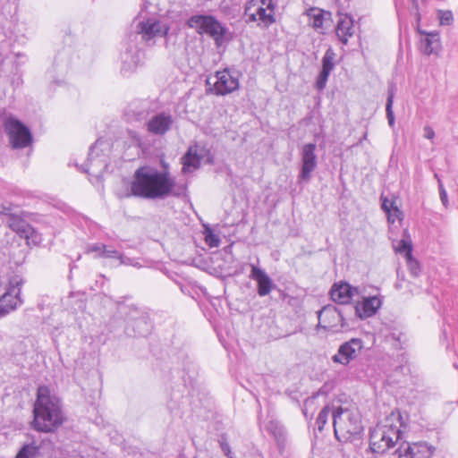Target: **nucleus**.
I'll list each match as a JSON object with an SVG mask.
<instances>
[{
  "mask_svg": "<svg viewBox=\"0 0 458 458\" xmlns=\"http://www.w3.org/2000/svg\"><path fill=\"white\" fill-rule=\"evenodd\" d=\"M394 249L397 253L404 254L407 263L411 265L412 261V248L409 241L403 239L394 244Z\"/></svg>",
  "mask_w": 458,
  "mask_h": 458,
  "instance_id": "nucleus-26",
  "label": "nucleus"
},
{
  "mask_svg": "<svg viewBox=\"0 0 458 458\" xmlns=\"http://www.w3.org/2000/svg\"><path fill=\"white\" fill-rule=\"evenodd\" d=\"M436 448L426 442H418L413 444L403 443L394 454H398L397 458L410 456V458H430L435 454Z\"/></svg>",
  "mask_w": 458,
  "mask_h": 458,
  "instance_id": "nucleus-14",
  "label": "nucleus"
},
{
  "mask_svg": "<svg viewBox=\"0 0 458 458\" xmlns=\"http://www.w3.org/2000/svg\"><path fill=\"white\" fill-rule=\"evenodd\" d=\"M389 201L385 199L382 203L383 209L388 214V220L392 219V214H391V206Z\"/></svg>",
  "mask_w": 458,
  "mask_h": 458,
  "instance_id": "nucleus-42",
  "label": "nucleus"
},
{
  "mask_svg": "<svg viewBox=\"0 0 458 458\" xmlns=\"http://www.w3.org/2000/svg\"><path fill=\"white\" fill-rule=\"evenodd\" d=\"M336 36L339 40L346 45L350 38L354 34L353 20L347 14H339V20L335 28Z\"/></svg>",
  "mask_w": 458,
  "mask_h": 458,
  "instance_id": "nucleus-22",
  "label": "nucleus"
},
{
  "mask_svg": "<svg viewBox=\"0 0 458 458\" xmlns=\"http://www.w3.org/2000/svg\"><path fill=\"white\" fill-rule=\"evenodd\" d=\"M106 245L100 243L93 244L88 248V252H98V256L102 257L103 252L106 250Z\"/></svg>",
  "mask_w": 458,
  "mask_h": 458,
  "instance_id": "nucleus-40",
  "label": "nucleus"
},
{
  "mask_svg": "<svg viewBox=\"0 0 458 458\" xmlns=\"http://www.w3.org/2000/svg\"><path fill=\"white\" fill-rule=\"evenodd\" d=\"M412 261L413 262L411 263V265L410 263H407V264H408L411 273L416 276L417 275V269H418V263L413 259H412Z\"/></svg>",
  "mask_w": 458,
  "mask_h": 458,
  "instance_id": "nucleus-43",
  "label": "nucleus"
},
{
  "mask_svg": "<svg viewBox=\"0 0 458 458\" xmlns=\"http://www.w3.org/2000/svg\"><path fill=\"white\" fill-rule=\"evenodd\" d=\"M140 326H144L145 328L143 330L139 329L137 331V333L140 335L143 336L148 333L150 326L148 324V322L146 321V319L144 318L137 319L134 323V327L137 328H140Z\"/></svg>",
  "mask_w": 458,
  "mask_h": 458,
  "instance_id": "nucleus-36",
  "label": "nucleus"
},
{
  "mask_svg": "<svg viewBox=\"0 0 458 458\" xmlns=\"http://www.w3.org/2000/svg\"><path fill=\"white\" fill-rule=\"evenodd\" d=\"M119 261H120V264L135 266V265L132 263L131 259H130V258H125V257H123V255H122V259H119Z\"/></svg>",
  "mask_w": 458,
  "mask_h": 458,
  "instance_id": "nucleus-45",
  "label": "nucleus"
},
{
  "mask_svg": "<svg viewBox=\"0 0 458 458\" xmlns=\"http://www.w3.org/2000/svg\"><path fill=\"white\" fill-rule=\"evenodd\" d=\"M330 72H331V71H328L327 69L321 70V72L318 77L317 82H316L317 88L318 89H323L326 87V84H327V81Z\"/></svg>",
  "mask_w": 458,
  "mask_h": 458,
  "instance_id": "nucleus-35",
  "label": "nucleus"
},
{
  "mask_svg": "<svg viewBox=\"0 0 458 458\" xmlns=\"http://www.w3.org/2000/svg\"><path fill=\"white\" fill-rule=\"evenodd\" d=\"M273 0H251L246 6L245 13L250 21H259L267 28L275 22Z\"/></svg>",
  "mask_w": 458,
  "mask_h": 458,
  "instance_id": "nucleus-7",
  "label": "nucleus"
},
{
  "mask_svg": "<svg viewBox=\"0 0 458 458\" xmlns=\"http://www.w3.org/2000/svg\"><path fill=\"white\" fill-rule=\"evenodd\" d=\"M220 445H221V448H222V450L224 452V454L228 456L230 454V447H229L228 444L224 443L223 441H221Z\"/></svg>",
  "mask_w": 458,
  "mask_h": 458,
  "instance_id": "nucleus-44",
  "label": "nucleus"
},
{
  "mask_svg": "<svg viewBox=\"0 0 458 458\" xmlns=\"http://www.w3.org/2000/svg\"><path fill=\"white\" fill-rule=\"evenodd\" d=\"M4 127L13 148H23L31 143L32 136L30 130L19 120L8 117L4 123Z\"/></svg>",
  "mask_w": 458,
  "mask_h": 458,
  "instance_id": "nucleus-8",
  "label": "nucleus"
},
{
  "mask_svg": "<svg viewBox=\"0 0 458 458\" xmlns=\"http://www.w3.org/2000/svg\"><path fill=\"white\" fill-rule=\"evenodd\" d=\"M186 24L189 28L194 29L197 33L209 36L217 47L225 42L227 28L212 15H192L187 20Z\"/></svg>",
  "mask_w": 458,
  "mask_h": 458,
  "instance_id": "nucleus-5",
  "label": "nucleus"
},
{
  "mask_svg": "<svg viewBox=\"0 0 458 458\" xmlns=\"http://www.w3.org/2000/svg\"><path fill=\"white\" fill-rule=\"evenodd\" d=\"M204 157V149L198 145L191 146L185 155L182 157V171L184 173L195 170L199 167L200 162Z\"/></svg>",
  "mask_w": 458,
  "mask_h": 458,
  "instance_id": "nucleus-21",
  "label": "nucleus"
},
{
  "mask_svg": "<svg viewBox=\"0 0 458 458\" xmlns=\"http://www.w3.org/2000/svg\"><path fill=\"white\" fill-rule=\"evenodd\" d=\"M308 15L311 21V25L315 29H321L323 26V12L318 8H311L308 11Z\"/></svg>",
  "mask_w": 458,
  "mask_h": 458,
  "instance_id": "nucleus-28",
  "label": "nucleus"
},
{
  "mask_svg": "<svg viewBox=\"0 0 458 458\" xmlns=\"http://www.w3.org/2000/svg\"><path fill=\"white\" fill-rule=\"evenodd\" d=\"M359 294V289L346 282L335 283L330 290L331 299L339 304H348L354 296Z\"/></svg>",
  "mask_w": 458,
  "mask_h": 458,
  "instance_id": "nucleus-17",
  "label": "nucleus"
},
{
  "mask_svg": "<svg viewBox=\"0 0 458 458\" xmlns=\"http://www.w3.org/2000/svg\"><path fill=\"white\" fill-rule=\"evenodd\" d=\"M175 185L167 171H159L151 165L137 168L132 175L128 196L145 199H158L169 196Z\"/></svg>",
  "mask_w": 458,
  "mask_h": 458,
  "instance_id": "nucleus-1",
  "label": "nucleus"
},
{
  "mask_svg": "<svg viewBox=\"0 0 458 458\" xmlns=\"http://www.w3.org/2000/svg\"><path fill=\"white\" fill-rule=\"evenodd\" d=\"M421 35H425V38L421 39L420 48L425 55L437 53L440 49V37L438 32H426L419 30Z\"/></svg>",
  "mask_w": 458,
  "mask_h": 458,
  "instance_id": "nucleus-25",
  "label": "nucleus"
},
{
  "mask_svg": "<svg viewBox=\"0 0 458 458\" xmlns=\"http://www.w3.org/2000/svg\"><path fill=\"white\" fill-rule=\"evenodd\" d=\"M173 124V117L169 114L160 113L153 115L146 123L148 132L154 135H164Z\"/></svg>",
  "mask_w": 458,
  "mask_h": 458,
  "instance_id": "nucleus-18",
  "label": "nucleus"
},
{
  "mask_svg": "<svg viewBox=\"0 0 458 458\" xmlns=\"http://www.w3.org/2000/svg\"><path fill=\"white\" fill-rule=\"evenodd\" d=\"M318 329H324L330 333H338L345 326L342 311L333 305L325 306L318 312Z\"/></svg>",
  "mask_w": 458,
  "mask_h": 458,
  "instance_id": "nucleus-11",
  "label": "nucleus"
},
{
  "mask_svg": "<svg viewBox=\"0 0 458 458\" xmlns=\"http://www.w3.org/2000/svg\"><path fill=\"white\" fill-rule=\"evenodd\" d=\"M13 205L10 203H4L0 206V215L9 216L8 226L14 232H16L21 238H25L27 241H31L36 243L40 240L38 233L35 229L25 220L12 215Z\"/></svg>",
  "mask_w": 458,
  "mask_h": 458,
  "instance_id": "nucleus-9",
  "label": "nucleus"
},
{
  "mask_svg": "<svg viewBox=\"0 0 458 458\" xmlns=\"http://www.w3.org/2000/svg\"><path fill=\"white\" fill-rule=\"evenodd\" d=\"M24 280L20 276H13L8 281L5 293L0 296V318L4 317L20 307L23 301L21 297Z\"/></svg>",
  "mask_w": 458,
  "mask_h": 458,
  "instance_id": "nucleus-6",
  "label": "nucleus"
},
{
  "mask_svg": "<svg viewBox=\"0 0 458 458\" xmlns=\"http://www.w3.org/2000/svg\"><path fill=\"white\" fill-rule=\"evenodd\" d=\"M266 429L275 437L279 449L282 450L281 454H284L283 450L287 447V434L284 427L277 420H270Z\"/></svg>",
  "mask_w": 458,
  "mask_h": 458,
  "instance_id": "nucleus-24",
  "label": "nucleus"
},
{
  "mask_svg": "<svg viewBox=\"0 0 458 458\" xmlns=\"http://www.w3.org/2000/svg\"><path fill=\"white\" fill-rule=\"evenodd\" d=\"M437 181H438V191H439V196H440L441 202L445 208H447L448 203H449L447 192H446L445 189L444 188V185H443L441 180L437 178Z\"/></svg>",
  "mask_w": 458,
  "mask_h": 458,
  "instance_id": "nucleus-37",
  "label": "nucleus"
},
{
  "mask_svg": "<svg viewBox=\"0 0 458 458\" xmlns=\"http://www.w3.org/2000/svg\"><path fill=\"white\" fill-rule=\"evenodd\" d=\"M391 206V214H392V219L389 220L391 223H394L395 219H402L403 213L402 211L394 205V202L390 203Z\"/></svg>",
  "mask_w": 458,
  "mask_h": 458,
  "instance_id": "nucleus-39",
  "label": "nucleus"
},
{
  "mask_svg": "<svg viewBox=\"0 0 458 458\" xmlns=\"http://www.w3.org/2000/svg\"><path fill=\"white\" fill-rule=\"evenodd\" d=\"M335 54L333 51V49L328 48L322 58V69H327L328 71H332L335 66Z\"/></svg>",
  "mask_w": 458,
  "mask_h": 458,
  "instance_id": "nucleus-29",
  "label": "nucleus"
},
{
  "mask_svg": "<svg viewBox=\"0 0 458 458\" xmlns=\"http://www.w3.org/2000/svg\"><path fill=\"white\" fill-rule=\"evenodd\" d=\"M424 137L428 140H432L435 137L434 130L429 126L424 127Z\"/></svg>",
  "mask_w": 458,
  "mask_h": 458,
  "instance_id": "nucleus-41",
  "label": "nucleus"
},
{
  "mask_svg": "<svg viewBox=\"0 0 458 458\" xmlns=\"http://www.w3.org/2000/svg\"><path fill=\"white\" fill-rule=\"evenodd\" d=\"M362 348V341L359 338H352L339 346L337 352L332 357V360L342 365H348L358 356Z\"/></svg>",
  "mask_w": 458,
  "mask_h": 458,
  "instance_id": "nucleus-15",
  "label": "nucleus"
},
{
  "mask_svg": "<svg viewBox=\"0 0 458 458\" xmlns=\"http://www.w3.org/2000/svg\"><path fill=\"white\" fill-rule=\"evenodd\" d=\"M250 267L251 272L250 277L255 280L258 284V294L259 296L268 295L274 287V284L271 278L264 270L258 267L257 266L251 264Z\"/></svg>",
  "mask_w": 458,
  "mask_h": 458,
  "instance_id": "nucleus-20",
  "label": "nucleus"
},
{
  "mask_svg": "<svg viewBox=\"0 0 458 458\" xmlns=\"http://www.w3.org/2000/svg\"><path fill=\"white\" fill-rule=\"evenodd\" d=\"M394 420H399V416L392 413L371 430L369 442L373 453L385 454L399 440L402 432Z\"/></svg>",
  "mask_w": 458,
  "mask_h": 458,
  "instance_id": "nucleus-4",
  "label": "nucleus"
},
{
  "mask_svg": "<svg viewBox=\"0 0 458 458\" xmlns=\"http://www.w3.org/2000/svg\"><path fill=\"white\" fill-rule=\"evenodd\" d=\"M205 242L211 248L218 247L220 244L219 237L211 229L205 230Z\"/></svg>",
  "mask_w": 458,
  "mask_h": 458,
  "instance_id": "nucleus-31",
  "label": "nucleus"
},
{
  "mask_svg": "<svg viewBox=\"0 0 458 458\" xmlns=\"http://www.w3.org/2000/svg\"><path fill=\"white\" fill-rule=\"evenodd\" d=\"M316 148L315 143H307L303 145L301 152V168L298 176L299 181L308 182L311 179L312 173L318 165Z\"/></svg>",
  "mask_w": 458,
  "mask_h": 458,
  "instance_id": "nucleus-12",
  "label": "nucleus"
},
{
  "mask_svg": "<svg viewBox=\"0 0 458 458\" xmlns=\"http://www.w3.org/2000/svg\"><path fill=\"white\" fill-rule=\"evenodd\" d=\"M136 30L143 41L148 45H154L157 38L167 37L170 26L155 18H148L138 22Z\"/></svg>",
  "mask_w": 458,
  "mask_h": 458,
  "instance_id": "nucleus-10",
  "label": "nucleus"
},
{
  "mask_svg": "<svg viewBox=\"0 0 458 458\" xmlns=\"http://www.w3.org/2000/svg\"><path fill=\"white\" fill-rule=\"evenodd\" d=\"M437 17L441 25H450L454 20L451 11H438Z\"/></svg>",
  "mask_w": 458,
  "mask_h": 458,
  "instance_id": "nucleus-33",
  "label": "nucleus"
},
{
  "mask_svg": "<svg viewBox=\"0 0 458 458\" xmlns=\"http://www.w3.org/2000/svg\"><path fill=\"white\" fill-rule=\"evenodd\" d=\"M38 447L34 444L24 445L14 458H33L39 455Z\"/></svg>",
  "mask_w": 458,
  "mask_h": 458,
  "instance_id": "nucleus-27",
  "label": "nucleus"
},
{
  "mask_svg": "<svg viewBox=\"0 0 458 458\" xmlns=\"http://www.w3.org/2000/svg\"><path fill=\"white\" fill-rule=\"evenodd\" d=\"M330 412H331L330 407L325 406L318 413V416L316 420V424H317L319 431H321L324 428V426L326 425V423L327 421Z\"/></svg>",
  "mask_w": 458,
  "mask_h": 458,
  "instance_id": "nucleus-30",
  "label": "nucleus"
},
{
  "mask_svg": "<svg viewBox=\"0 0 458 458\" xmlns=\"http://www.w3.org/2000/svg\"><path fill=\"white\" fill-rule=\"evenodd\" d=\"M393 98H394V96L392 93H390L387 98L386 106V116H387L388 123L390 126H393L394 123V113L392 110Z\"/></svg>",
  "mask_w": 458,
  "mask_h": 458,
  "instance_id": "nucleus-32",
  "label": "nucleus"
},
{
  "mask_svg": "<svg viewBox=\"0 0 458 458\" xmlns=\"http://www.w3.org/2000/svg\"><path fill=\"white\" fill-rule=\"evenodd\" d=\"M141 55L142 53L133 40H130L126 43L124 49L121 53L122 73L123 75H129L133 72L141 61Z\"/></svg>",
  "mask_w": 458,
  "mask_h": 458,
  "instance_id": "nucleus-13",
  "label": "nucleus"
},
{
  "mask_svg": "<svg viewBox=\"0 0 458 458\" xmlns=\"http://www.w3.org/2000/svg\"><path fill=\"white\" fill-rule=\"evenodd\" d=\"M330 72H331V71H328L327 69L321 70V72L318 77L317 82H316L317 88L318 89H323L326 87V84H327V81Z\"/></svg>",
  "mask_w": 458,
  "mask_h": 458,
  "instance_id": "nucleus-34",
  "label": "nucleus"
},
{
  "mask_svg": "<svg viewBox=\"0 0 458 458\" xmlns=\"http://www.w3.org/2000/svg\"><path fill=\"white\" fill-rule=\"evenodd\" d=\"M33 413V428L46 433L54 432L65 420L60 399L47 386L38 387Z\"/></svg>",
  "mask_w": 458,
  "mask_h": 458,
  "instance_id": "nucleus-2",
  "label": "nucleus"
},
{
  "mask_svg": "<svg viewBox=\"0 0 458 458\" xmlns=\"http://www.w3.org/2000/svg\"><path fill=\"white\" fill-rule=\"evenodd\" d=\"M102 257L119 260V259H122V254L116 250L106 246V250L103 252Z\"/></svg>",
  "mask_w": 458,
  "mask_h": 458,
  "instance_id": "nucleus-38",
  "label": "nucleus"
},
{
  "mask_svg": "<svg viewBox=\"0 0 458 458\" xmlns=\"http://www.w3.org/2000/svg\"><path fill=\"white\" fill-rule=\"evenodd\" d=\"M216 81L215 82V91L216 95H226L236 90L239 87L238 79L232 76L226 70L216 72Z\"/></svg>",
  "mask_w": 458,
  "mask_h": 458,
  "instance_id": "nucleus-19",
  "label": "nucleus"
},
{
  "mask_svg": "<svg viewBox=\"0 0 458 458\" xmlns=\"http://www.w3.org/2000/svg\"><path fill=\"white\" fill-rule=\"evenodd\" d=\"M335 436L339 441H351L362 431L360 414L352 409L338 406L332 411Z\"/></svg>",
  "mask_w": 458,
  "mask_h": 458,
  "instance_id": "nucleus-3",
  "label": "nucleus"
},
{
  "mask_svg": "<svg viewBox=\"0 0 458 458\" xmlns=\"http://www.w3.org/2000/svg\"><path fill=\"white\" fill-rule=\"evenodd\" d=\"M381 306L379 298L373 296L364 298L361 302H359L355 307V312L360 318H370L376 314Z\"/></svg>",
  "mask_w": 458,
  "mask_h": 458,
  "instance_id": "nucleus-23",
  "label": "nucleus"
},
{
  "mask_svg": "<svg viewBox=\"0 0 458 458\" xmlns=\"http://www.w3.org/2000/svg\"><path fill=\"white\" fill-rule=\"evenodd\" d=\"M103 144V141L98 140L90 148L87 163L84 165L83 171L96 177H100L107 167L106 160L100 157L96 152L97 148Z\"/></svg>",
  "mask_w": 458,
  "mask_h": 458,
  "instance_id": "nucleus-16",
  "label": "nucleus"
}]
</instances>
